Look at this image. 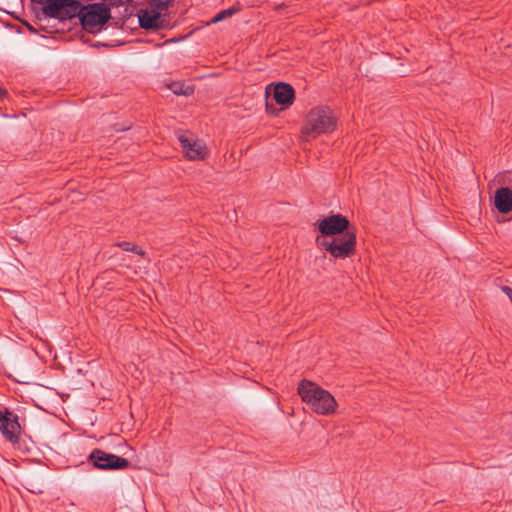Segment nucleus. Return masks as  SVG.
Instances as JSON below:
<instances>
[{"instance_id":"f257e3e1","label":"nucleus","mask_w":512,"mask_h":512,"mask_svg":"<svg viewBox=\"0 0 512 512\" xmlns=\"http://www.w3.org/2000/svg\"><path fill=\"white\" fill-rule=\"evenodd\" d=\"M298 394L303 402H305L310 409L319 415L332 414L337 403L330 392L321 388L316 383L303 379L297 387Z\"/></svg>"},{"instance_id":"f03ea898","label":"nucleus","mask_w":512,"mask_h":512,"mask_svg":"<svg viewBox=\"0 0 512 512\" xmlns=\"http://www.w3.org/2000/svg\"><path fill=\"white\" fill-rule=\"evenodd\" d=\"M336 124V118L329 107L317 106L306 115L301 133L306 140L315 139L321 134L333 132Z\"/></svg>"},{"instance_id":"7ed1b4c3","label":"nucleus","mask_w":512,"mask_h":512,"mask_svg":"<svg viewBox=\"0 0 512 512\" xmlns=\"http://www.w3.org/2000/svg\"><path fill=\"white\" fill-rule=\"evenodd\" d=\"M356 229L328 238H316L318 247L324 248L330 255L336 259H346L353 256L356 252Z\"/></svg>"},{"instance_id":"20e7f679","label":"nucleus","mask_w":512,"mask_h":512,"mask_svg":"<svg viewBox=\"0 0 512 512\" xmlns=\"http://www.w3.org/2000/svg\"><path fill=\"white\" fill-rule=\"evenodd\" d=\"M33 3L43 5L42 12L46 17L60 21L70 20L74 17L80 19L82 5L78 0H31Z\"/></svg>"},{"instance_id":"39448f33","label":"nucleus","mask_w":512,"mask_h":512,"mask_svg":"<svg viewBox=\"0 0 512 512\" xmlns=\"http://www.w3.org/2000/svg\"><path fill=\"white\" fill-rule=\"evenodd\" d=\"M111 18V11L104 3H92L82 7L80 23L85 29L105 25Z\"/></svg>"},{"instance_id":"423d86ee","label":"nucleus","mask_w":512,"mask_h":512,"mask_svg":"<svg viewBox=\"0 0 512 512\" xmlns=\"http://www.w3.org/2000/svg\"><path fill=\"white\" fill-rule=\"evenodd\" d=\"M88 461L99 470H125L131 466L128 459L101 449H94L88 456Z\"/></svg>"},{"instance_id":"0eeeda50","label":"nucleus","mask_w":512,"mask_h":512,"mask_svg":"<svg viewBox=\"0 0 512 512\" xmlns=\"http://www.w3.org/2000/svg\"><path fill=\"white\" fill-rule=\"evenodd\" d=\"M0 431L8 442L19 443L23 428L18 415L8 408L0 409Z\"/></svg>"},{"instance_id":"6e6552de","label":"nucleus","mask_w":512,"mask_h":512,"mask_svg":"<svg viewBox=\"0 0 512 512\" xmlns=\"http://www.w3.org/2000/svg\"><path fill=\"white\" fill-rule=\"evenodd\" d=\"M317 228L322 236L321 238H327L351 231L353 227L344 215L332 214L318 221Z\"/></svg>"},{"instance_id":"1a4fd4ad","label":"nucleus","mask_w":512,"mask_h":512,"mask_svg":"<svg viewBox=\"0 0 512 512\" xmlns=\"http://www.w3.org/2000/svg\"><path fill=\"white\" fill-rule=\"evenodd\" d=\"M178 140L189 160H204L206 158L207 148L202 141L191 139L184 134H180Z\"/></svg>"},{"instance_id":"9d476101","label":"nucleus","mask_w":512,"mask_h":512,"mask_svg":"<svg viewBox=\"0 0 512 512\" xmlns=\"http://www.w3.org/2000/svg\"><path fill=\"white\" fill-rule=\"evenodd\" d=\"M273 99L283 108H288L291 106L295 99V91L294 88L284 82H279L274 86L273 91Z\"/></svg>"},{"instance_id":"9b49d317","label":"nucleus","mask_w":512,"mask_h":512,"mask_svg":"<svg viewBox=\"0 0 512 512\" xmlns=\"http://www.w3.org/2000/svg\"><path fill=\"white\" fill-rule=\"evenodd\" d=\"M496 209L503 214L512 211V190L508 187H501L496 190L494 196Z\"/></svg>"},{"instance_id":"f8f14e48","label":"nucleus","mask_w":512,"mask_h":512,"mask_svg":"<svg viewBox=\"0 0 512 512\" xmlns=\"http://www.w3.org/2000/svg\"><path fill=\"white\" fill-rule=\"evenodd\" d=\"M161 13L156 11H143L139 14L140 27L145 30H156L162 27L160 23Z\"/></svg>"},{"instance_id":"ddd939ff","label":"nucleus","mask_w":512,"mask_h":512,"mask_svg":"<svg viewBox=\"0 0 512 512\" xmlns=\"http://www.w3.org/2000/svg\"><path fill=\"white\" fill-rule=\"evenodd\" d=\"M117 247L123 249L124 251L133 252L135 254H138L140 256H144L145 252L138 247L137 245H134L127 241L118 242L115 244Z\"/></svg>"},{"instance_id":"4468645a","label":"nucleus","mask_w":512,"mask_h":512,"mask_svg":"<svg viewBox=\"0 0 512 512\" xmlns=\"http://www.w3.org/2000/svg\"><path fill=\"white\" fill-rule=\"evenodd\" d=\"M172 91L176 95H190L193 93V89L190 86H184L181 83H173L171 86Z\"/></svg>"},{"instance_id":"2eb2a0df","label":"nucleus","mask_w":512,"mask_h":512,"mask_svg":"<svg viewBox=\"0 0 512 512\" xmlns=\"http://www.w3.org/2000/svg\"><path fill=\"white\" fill-rule=\"evenodd\" d=\"M237 11H238V9H235V8H229V9L222 10L216 16H214V18L212 19V23L220 22V21L232 16Z\"/></svg>"},{"instance_id":"dca6fc26","label":"nucleus","mask_w":512,"mask_h":512,"mask_svg":"<svg viewBox=\"0 0 512 512\" xmlns=\"http://www.w3.org/2000/svg\"><path fill=\"white\" fill-rule=\"evenodd\" d=\"M171 0H151V6L159 11L166 10Z\"/></svg>"},{"instance_id":"f3484780","label":"nucleus","mask_w":512,"mask_h":512,"mask_svg":"<svg viewBox=\"0 0 512 512\" xmlns=\"http://www.w3.org/2000/svg\"><path fill=\"white\" fill-rule=\"evenodd\" d=\"M279 109L276 106L268 101H266V112L270 115L276 116L279 113Z\"/></svg>"},{"instance_id":"a211bd4d","label":"nucleus","mask_w":512,"mask_h":512,"mask_svg":"<svg viewBox=\"0 0 512 512\" xmlns=\"http://www.w3.org/2000/svg\"><path fill=\"white\" fill-rule=\"evenodd\" d=\"M110 2L111 5H114V6H118V5H121L124 0H108Z\"/></svg>"},{"instance_id":"6ab92c4d","label":"nucleus","mask_w":512,"mask_h":512,"mask_svg":"<svg viewBox=\"0 0 512 512\" xmlns=\"http://www.w3.org/2000/svg\"><path fill=\"white\" fill-rule=\"evenodd\" d=\"M6 95H7L6 90L0 87V99L4 98Z\"/></svg>"}]
</instances>
